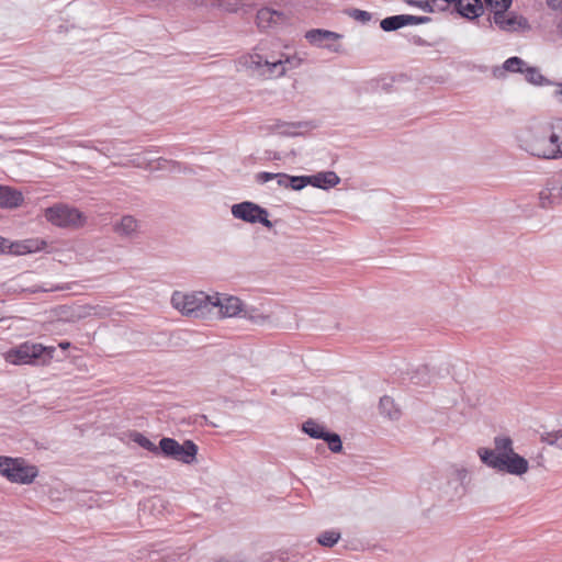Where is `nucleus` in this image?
<instances>
[{
    "mask_svg": "<svg viewBox=\"0 0 562 562\" xmlns=\"http://www.w3.org/2000/svg\"><path fill=\"white\" fill-rule=\"evenodd\" d=\"M170 304L182 316H237L239 314L251 315L259 312L248 305L238 296L216 291H181L176 290L170 297Z\"/></svg>",
    "mask_w": 562,
    "mask_h": 562,
    "instance_id": "f257e3e1",
    "label": "nucleus"
},
{
    "mask_svg": "<svg viewBox=\"0 0 562 562\" xmlns=\"http://www.w3.org/2000/svg\"><path fill=\"white\" fill-rule=\"evenodd\" d=\"M520 147L542 159L562 158V120L530 130L521 139Z\"/></svg>",
    "mask_w": 562,
    "mask_h": 562,
    "instance_id": "f03ea898",
    "label": "nucleus"
},
{
    "mask_svg": "<svg viewBox=\"0 0 562 562\" xmlns=\"http://www.w3.org/2000/svg\"><path fill=\"white\" fill-rule=\"evenodd\" d=\"M494 445V449L480 448L477 451L485 465L513 475H522L528 471L527 459L514 451L509 437H495Z\"/></svg>",
    "mask_w": 562,
    "mask_h": 562,
    "instance_id": "7ed1b4c3",
    "label": "nucleus"
},
{
    "mask_svg": "<svg viewBox=\"0 0 562 562\" xmlns=\"http://www.w3.org/2000/svg\"><path fill=\"white\" fill-rule=\"evenodd\" d=\"M301 64V59L286 57L285 59H276L258 52L245 54L239 57L238 66L250 77L262 80L280 78L289 69L295 68Z\"/></svg>",
    "mask_w": 562,
    "mask_h": 562,
    "instance_id": "20e7f679",
    "label": "nucleus"
},
{
    "mask_svg": "<svg viewBox=\"0 0 562 562\" xmlns=\"http://www.w3.org/2000/svg\"><path fill=\"white\" fill-rule=\"evenodd\" d=\"M48 223L59 228L77 231L87 224V215L75 206L56 203L44 211Z\"/></svg>",
    "mask_w": 562,
    "mask_h": 562,
    "instance_id": "39448f33",
    "label": "nucleus"
},
{
    "mask_svg": "<svg viewBox=\"0 0 562 562\" xmlns=\"http://www.w3.org/2000/svg\"><path fill=\"white\" fill-rule=\"evenodd\" d=\"M468 474V470L464 468L452 465L447 469L437 485L440 497L446 502L461 499L467 493Z\"/></svg>",
    "mask_w": 562,
    "mask_h": 562,
    "instance_id": "423d86ee",
    "label": "nucleus"
},
{
    "mask_svg": "<svg viewBox=\"0 0 562 562\" xmlns=\"http://www.w3.org/2000/svg\"><path fill=\"white\" fill-rule=\"evenodd\" d=\"M0 474L12 483L31 484L35 481V467L23 458L0 456Z\"/></svg>",
    "mask_w": 562,
    "mask_h": 562,
    "instance_id": "0eeeda50",
    "label": "nucleus"
},
{
    "mask_svg": "<svg viewBox=\"0 0 562 562\" xmlns=\"http://www.w3.org/2000/svg\"><path fill=\"white\" fill-rule=\"evenodd\" d=\"M160 454L165 458H170L184 464H192L196 460L198 446L192 440H184L179 443L176 439L170 437H162L160 439Z\"/></svg>",
    "mask_w": 562,
    "mask_h": 562,
    "instance_id": "6e6552de",
    "label": "nucleus"
},
{
    "mask_svg": "<svg viewBox=\"0 0 562 562\" xmlns=\"http://www.w3.org/2000/svg\"><path fill=\"white\" fill-rule=\"evenodd\" d=\"M231 212L235 218L241 220L246 223H260L269 229L273 227L272 222L268 218V211L254 202L245 201L234 204Z\"/></svg>",
    "mask_w": 562,
    "mask_h": 562,
    "instance_id": "1a4fd4ad",
    "label": "nucleus"
},
{
    "mask_svg": "<svg viewBox=\"0 0 562 562\" xmlns=\"http://www.w3.org/2000/svg\"><path fill=\"white\" fill-rule=\"evenodd\" d=\"M57 316H106L112 311L104 305H61L55 310Z\"/></svg>",
    "mask_w": 562,
    "mask_h": 562,
    "instance_id": "9d476101",
    "label": "nucleus"
},
{
    "mask_svg": "<svg viewBox=\"0 0 562 562\" xmlns=\"http://www.w3.org/2000/svg\"><path fill=\"white\" fill-rule=\"evenodd\" d=\"M540 205L550 207L562 203V171L552 177L539 193Z\"/></svg>",
    "mask_w": 562,
    "mask_h": 562,
    "instance_id": "9b49d317",
    "label": "nucleus"
},
{
    "mask_svg": "<svg viewBox=\"0 0 562 562\" xmlns=\"http://www.w3.org/2000/svg\"><path fill=\"white\" fill-rule=\"evenodd\" d=\"M305 37L315 46L324 47L335 53L340 50V45L335 42L341 38V35L336 32L316 29L308 31Z\"/></svg>",
    "mask_w": 562,
    "mask_h": 562,
    "instance_id": "f8f14e48",
    "label": "nucleus"
},
{
    "mask_svg": "<svg viewBox=\"0 0 562 562\" xmlns=\"http://www.w3.org/2000/svg\"><path fill=\"white\" fill-rule=\"evenodd\" d=\"M7 362L20 364H34L35 363V344L24 342L15 348H11L4 353Z\"/></svg>",
    "mask_w": 562,
    "mask_h": 562,
    "instance_id": "ddd939ff",
    "label": "nucleus"
},
{
    "mask_svg": "<svg viewBox=\"0 0 562 562\" xmlns=\"http://www.w3.org/2000/svg\"><path fill=\"white\" fill-rule=\"evenodd\" d=\"M70 347V342L61 341L57 346H44L37 344V366L47 364L50 360L63 361L67 358V349Z\"/></svg>",
    "mask_w": 562,
    "mask_h": 562,
    "instance_id": "4468645a",
    "label": "nucleus"
},
{
    "mask_svg": "<svg viewBox=\"0 0 562 562\" xmlns=\"http://www.w3.org/2000/svg\"><path fill=\"white\" fill-rule=\"evenodd\" d=\"M493 22L503 31L514 32L518 30L528 29V21L514 13L507 11L495 12L493 14Z\"/></svg>",
    "mask_w": 562,
    "mask_h": 562,
    "instance_id": "2eb2a0df",
    "label": "nucleus"
},
{
    "mask_svg": "<svg viewBox=\"0 0 562 562\" xmlns=\"http://www.w3.org/2000/svg\"><path fill=\"white\" fill-rule=\"evenodd\" d=\"M113 231L121 237L135 238L139 233V222L132 215H125L114 224Z\"/></svg>",
    "mask_w": 562,
    "mask_h": 562,
    "instance_id": "dca6fc26",
    "label": "nucleus"
},
{
    "mask_svg": "<svg viewBox=\"0 0 562 562\" xmlns=\"http://www.w3.org/2000/svg\"><path fill=\"white\" fill-rule=\"evenodd\" d=\"M23 200L20 191L0 184V209H16L22 205Z\"/></svg>",
    "mask_w": 562,
    "mask_h": 562,
    "instance_id": "f3484780",
    "label": "nucleus"
},
{
    "mask_svg": "<svg viewBox=\"0 0 562 562\" xmlns=\"http://www.w3.org/2000/svg\"><path fill=\"white\" fill-rule=\"evenodd\" d=\"M526 63L519 57H510L506 59L502 67H495L493 75L497 79H503L506 72H524Z\"/></svg>",
    "mask_w": 562,
    "mask_h": 562,
    "instance_id": "a211bd4d",
    "label": "nucleus"
},
{
    "mask_svg": "<svg viewBox=\"0 0 562 562\" xmlns=\"http://www.w3.org/2000/svg\"><path fill=\"white\" fill-rule=\"evenodd\" d=\"M74 251L79 261L92 262L98 259L99 250L92 243L87 240L76 243Z\"/></svg>",
    "mask_w": 562,
    "mask_h": 562,
    "instance_id": "6ab92c4d",
    "label": "nucleus"
},
{
    "mask_svg": "<svg viewBox=\"0 0 562 562\" xmlns=\"http://www.w3.org/2000/svg\"><path fill=\"white\" fill-rule=\"evenodd\" d=\"M95 496L97 495L91 492L77 491V490L69 488V490L65 491L64 498L75 501L80 506H86L88 508H92L94 506V504L97 503Z\"/></svg>",
    "mask_w": 562,
    "mask_h": 562,
    "instance_id": "aec40b11",
    "label": "nucleus"
},
{
    "mask_svg": "<svg viewBox=\"0 0 562 562\" xmlns=\"http://www.w3.org/2000/svg\"><path fill=\"white\" fill-rule=\"evenodd\" d=\"M284 19L283 13L269 9L262 8L257 13V24L261 29H267L272 24H277Z\"/></svg>",
    "mask_w": 562,
    "mask_h": 562,
    "instance_id": "412c9836",
    "label": "nucleus"
},
{
    "mask_svg": "<svg viewBox=\"0 0 562 562\" xmlns=\"http://www.w3.org/2000/svg\"><path fill=\"white\" fill-rule=\"evenodd\" d=\"M310 184L321 189H329L340 182V178L334 171L319 172L315 176H310Z\"/></svg>",
    "mask_w": 562,
    "mask_h": 562,
    "instance_id": "4be33fe9",
    "label": "nucleus"
},
{
    "mask_svg": "<svg viewBox=\"0 0 562 562\" xmlns=\"http://www.w3.org/2000/svg\"><path fill=\"white\" fill-rule=\"evenodd\" d=\"M379 411H380L381 415H383L392 420L400 419V417L402 415L398 405L389 395H384L380 398Z\"/></svg>",
    "mask_w": 562,
    "mask_h": 562,
    "instance_id": "5701e85b",
    "label": "nucleus"
},
{
    "mask_svg": "<svg viewBox=\"0 0 562 562\" xmlns=\"http://www.w3.org/2000/svg\"><path fill=\"white\" fill-rule=\"evenodd\" d=\"M130 438L133 442L137 443L143 449L158 456L160 454V443L156 446L154 442H151L146 436H144L142 432L133 431L130 434Z\"/></svg>",
    "mask_w": 562,
    "mask_h": 562,
    "instance_id": "b1692460",
    "label": "nucleus"
},
{
    "mask_svg": "<svg viewBox=\"0 0 562 562\" xmlns=\"http://www.w3.org/2000/svg\"><path fill=\"white\" fill-rule=\"evenodd\" d=\"M341 538V533L337 529H329L322 531L317 538L316 541L318 544L325 548H333Z\"/></svg>",
    "mask_w": 562,
    "mask_h": 562,
    "instance_id": "393cba45",
    "label": "nucleus"
},
{
    "mask_svg": "<svg viewBox=\"0 0 562 562\" xmlns=\"http://www.w3.org/2000/svg\"><path fill=\"white\" fill-rule=\"evenodd\" d=\"M307 123L304 122H283V121H277L276 124L272 126L274 130L280 131L281 134L288 135V136H294L297 135V130L302 127H306Z\"/></svg>",
    "mask_w": 562,
    "mask_h": 562,
    "instance_id": "a878e982",
    "label": "nucleus"
},
{
    "mask_svg": "<svg viewBox=\"0 0 562 562\" xmlns=\"http://www.w3.org/2000/svg\"><path fill=\"white\" fill-rule=\"evenodd\" d=\"M2 243L0 251H9L14 255H24L32 251V243L30 240L27 241H21V243H12L10 245H7L4 240L0 239Z\"/></svg>",
    "mask_w": 562,
    "mask_h": 562,
    "instance_id": "bb28decb",
    "label": "nucleus"
},
{
    "mask_svg": "<svg viewBox=\"0 0 562 562\" xmlns=\"http://www.w3.org/2000/svg\"><path fill=\"white\" fill-rule=\"evenodd\" d=\"M289 175L285 173H272V172H259L256 175L257 182L263 184L270 180L276 179L279 187L288 188Z\"/></svg>",
    "mask_w": 562,
    "mask_h": 562,
    "instance_id": "cd10ccee",
    "label": "nucleus"
},
{
    "mask_svg": "<svg viewBox=\"0 0 562 562\" xmlns=\"http://www.w3.org/2000/svg\"><path fill=\"white\" fill-rule=\"evenodd\" d=\"M303 431L314 439L325 438L326 429L324 426L313 419L306 420L302 426Z\"/></svg>",
    "mask_w": 562,
    "mask_h": 562,
    "instance_id": "c85d7f7f",
    "label": "nucleus"
},
{
    "mask_svg": "<svg viewBox=\"0 0 562 562\" xmlns=\"http://www.w3.org/2000/svg\"><path fill=\"white\" fill-rule=\"evenodd\" d=\"M380 26L385 32L396 31L405 25L404 14L392 15L383 19Z\"/></svg>",
    "mask_w": 562,
    "mask_h": 562,
    "instance_id": "c756f323",
    "label": "nucleus"
},
{
    "mask_svg": "<svg viewBox=\"0 0 562 562\" xmlns=\"http://www.w3.org/2000/svg\"><path fill=\"white\" fill-rule=\"evenodd\" d=\"M325 442H327L328 448L331 452L338 453L342 450V441L340 436L336 432L326 431L325 438H323Z\"/></svg>",
    "mask_w": 562,
    "mask_h": 562,
    "instance_id": "7c9ffc66",
    "label": "nucleus"
},
{
    "mask_svg": "<svg viewBox=\"0 0 562 562\" xmlns=\"http://www.w3.org/2000/svg\"><path fill=\"white\" fill-rule=\"evenodd\" d=\"M541 441L562 450V430L541 434Z\"/></svg>",
    "mask_w": 562,
    "mask_h": 562,
    "instance_id": "2f4dec72",
    "label": "nucleus"
},
{
    "mask_svg": "<svg viewBox=\"0 0 562 562\" xmlns=\"http://www.w3.org/2000/svg\"><path fill=\"white\" fill-rule=\"evenodd\" d=\"M310 176H290L288 188L299 191L310 184Z\"/></svg>",
    "mask_w": 562,
    "mask_h": 562,
    "instance_id": "473e14b6",
    "label": "nucleus"
},
{
    "mask_svg": "<svg viewBox=\"0 0 562 562\" xmlns=\"http://www.w3.org/2000/svg\"><path fill=\"white\" fill-rule=\"evenodd\" d=\"M522 74H525L526 80L533 85H541L544 79L540 71L535 67H526Z\"/></svg>",
    "mask_w": 562,
    "mask_h": 562,
    "instance_id": "72a5a7b5",
    "label": "nucleus"
},
{
    "mask_svg": "<svg viewBox=\"0 0 562 562\" xmlns=\"http://www.w3.org/2000/svg\"><path fill=\"white\" fill-rule=\"evenodd\" d=\"M493 12H503L512 5L513 0H485Z\"/></svg>",
    "mask_w": 562,
    "mask_h": 562,
    "instance_id": "f704fd0d",
    "label": "nucleus"
},
{
    "mask_svg": "<svg viewBox=\"0 0 562 562\" xmlns=\"http://www.w3.org/2000/svg\"><path fill=\"white\" fill-rule=\"evenodd\" d=\"M404 21L405 25H417L428 23L430 21V18L404 14Z\"/></svg>",
    "mask_w": 562,
    "mask_h": 562,
    "instance_id": "c9c22d12",
    "label": "nucleus"
},
{
    "mask_svg": "<svg viewBox=\"0 0 562 562\" xmlns=\"http://www.w3.org/2000/svg\"><path fill=\"white\" fill-rule=\"evenodd\" d=\"M128 165H132L136 168H144V169L151 170L150 161L140 156H137L136 158L130 160ZM122 166H127V164H122Z\"/></svg>",
    "mask_w": 562,
    "mask_h": 562,
    "instance_id": "e433bc0d",
    "label": "nucleus"
},
{
    "mask_svg": "<svg viewBox=\"0 0 562 562\" xmlns=\"http://www.w3.org/2000/svg\"><path fill=\"white\" fill-rule=\"evenodd\" d=\"M406 3L411 5H415L424 10L425 12H432V7L427 0H404Z\"/></svg>",
    "mask_w": 562,
    "mask_h": 562,
    "instance_id": "4c0bfd02",
    "label": "nucleus"
},
{
    "mask_svg": "<svg viewBox=\"0 0 562 562\" xmlns=\"http://www.w3.org/2000/svg\"><path fill=\"white\" fill-rule=\"evenodd\" d=\"M351 16L363 23L369 22L371 20V14L369 12L358 9H355L352 11Z\"/></svg>",
    "mask_w": 562,
    "mask_h": 562,
    "instance_id": "58836bf2",
    "label": "nucleus"
},
{
    "mask_svg": "<svg viewBox=\"0 0 562 562\" xmlns=\"http://www.w3.org/2000/svg\"><path fill=\"white\" fill-rule=\"evenodd\" d=\"M36 249H37V252L42 251V250H45L46 252H52L55 248L53 246L48 247V244L45 240H41V241L37 240Z\"/></svg>",
    "mask_w": 562,
    "mask_h": 562,
    "instance_id": "ea45409f",
    "label": "nucleus"
},
{
    "mask_svg": "<svg viewBox=\"0 0 562 562\" xmlns=\"http://www.w3.org/2000/svg\"><path fill=\"white\" fill-rule=\"evenodd\" d=\"M547 4L552 10L562 12V0H547Z\"/></svg>",
    "mask_w": 562,
    "mask_h": 562,
    "instance_id": "a19ab883",
    "label": "nucleus"
},
{
    "mask_svg": "<svg viewBox=\"0 0 562 562\" xmlns=\"http://www.w3.org/2000/svg\"><path fill=\"white\" fill-rule=\"evenodd\" d=\"M169 164L175 165V162H172V161H168L166 159L159 158L157 160V166L156 167H151V169H166L167 165H169Z\"/></svg>",
    "mask_w": 562,
    "mask_h": 562,
    "instance_id": "79ce46f5",
    "label": "nucleus"
},
{
    "mask_svg": "<svg viewBox=\"0 0 562 562\" xmlns=\"http://www.w3.org/2000/svg\"><path fill=\"white\" fill-rule=\"evenodd\" d=\"M57 289L56 286H50V288H46V286H38L37 285V292L41 290V291H44V292H48V291H53Z\"/></svg>",
    "mask_w": 562,
    "mask_h": 562,
    "instance_id": "37998d69",
    "label": "nucleus"
},
{
    "mask_svg": "<svg viewBox=\"0 0 562 562\" xmlns=\"http://www.w3.org/2000/svg\"><path fill=\"white\" fill-rule=\"evenodd\" d=\"M555 97H558L562 101V85L554 92Z\"/></svg>",
    "mask_w": 562,
    "mask_h": 562,
    "instance_id": "c03bdc74",
    "label": "nucleus"
},
{
    "mask_svg": "<svg viewBox=\"0 0 562 562\" xmlns=\"http://www.w3.org/2000/svg\"><path fill=\"white\" fill-rule=\"evenodd\" d=\"M415 44H417V45H426V42L424 40H422L420 37H418V38L415 40Z\"/></svg>",
    "mask_w": 562,
    "mask_h": 562,
    "instance_id": "a18cd8bd",
    "label": "nucleus"
},
{
    "mask_svg": "<svg viewBox=\"0 0 562 562\" xmlns=\"http://www.w3.org/2000/svg\"><path fill=\"white\" fill-rule=\"evenodd\" d=\"M559 34L562 36V18L561 21L557 25Z\"/></svg>",
    "mask_w": 562,
    "mask_h": 562,
    "instance_id": "49530a36",
    "label": "nucleus"
},
{
    "mask_svg": "<svg viewBox=\"0 0 562 562\" xmlns=\"http://www.w3.org/2000/svg\"><path fill=\"white\" fill-rule=\"evenodd\" d=\"M250 319L254 321L255 323H261V322L266 321L267 318L260 317V318H250Z\"/></svg>",
    "mask_w": 562,
    "mask_h": 562,
    "instance_id": "de8ad7c7",
    "label": "nucleus"
},
{
    "mask_svg": "<svg viewBox=\"0 0 562 562\" xmlns=\"http://www.w3.org/2000/svg\"><path fill=\"white\" fill-rule=\"evenodd\" d=\"M156 502H159V503H160V499H158V498H153V505H156Z\"/></svg>",
    "mask_w": 562,
    "mask_h": 562,
    "instance_id": "09e8293b",
    "label": "nucleus"
},
{
    "mask_svg": "<svg viewBox=\"0 0 562 562\" xmlns=\"http://www.w3.org/2000/svg\"><path fill=\"white\" fill-rule=\"evenodd\" d=\"M4 318H0V322L3 321Z\"/></svg>",
    "mask_w": 562,
    "mask_h": 562,
    "instance_id": "8fccbe9b",
    "label": "nucleus"
}]
</instances>
